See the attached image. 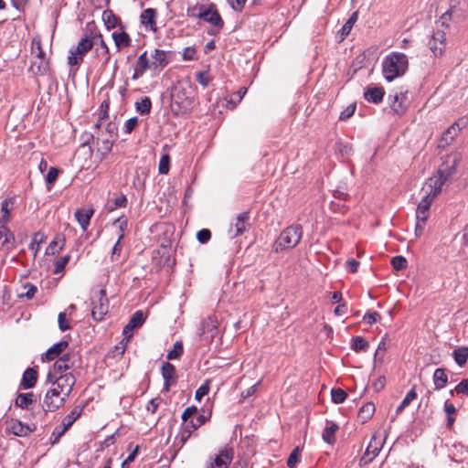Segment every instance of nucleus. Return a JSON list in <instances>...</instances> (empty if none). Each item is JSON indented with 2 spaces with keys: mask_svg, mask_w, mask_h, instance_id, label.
Segmentation results:
<instances>
[{
  "mask_svg": "<svg viewBox=\"0 0 468 468\" xmlns=\"http://www.w3.org/2000/svg\"><path fill=\"white\" fill-rule=\"evenodd\" d=\"M375 405L372 402H367L365 405L361 407V409L358 411L357 418L358 420L365 423L374 414L375 412Z\"/></svg>",
  "mask_w": 468,
  "mask_h": 468,
  "instance_id": "32",
  "label": "nucleus"
},
{
  "mask_svg": "<svg viewBox=\"0 0 468 468\" xmlns=\"http://www.w3.org/2000/svg\"><path fill=\"white\" fill-rule=\"evenodd\" d=\"M138 124V118L133 117L128 119L124 123V132L131 133Z\"/></svg>",
  "mask_w": 468,
  "mask_h": 468,
  "instance_id": "64",
  "label": "nucleus"
},
{
  "mask_svg": "<svg viewBox=\"0 0 468 468\" xmlns=\"http://www.w3.org/2000/svg\"><path fill=\"white\" fill-rule=\"evenodd\" d=\"M197 81L203 87H207L210 82V76L207 71H200L197 74Z\"/></svg>",
  "mask_w": 468,
  "mask_h": 468,
  "instance_id": "58",
  "label": "nucleus"
},
{
  "mask_svg": "<svg viewBox=\"0 0 468 468\" xmlns=\"http://www.w3.org/2000/svg\"><path fill=\"white\" fill-rule=\"evenodd\" d=\"M112 37L114 41L117 50H121L131 45L130 36L123 30H116L112 32Z\"/></svg>",
  "mask_w": 468,
  "mask_h": 468,
  "instance_id": "24",
  "label": "nucleus"
},
{
  "mask_svg": "<svg viewBox=\"0 0 468 468\" xmlns=\"http://www.w3.org/2000/svg\"><path fill=\"white\" fill-rule=\"evenodd\" d=\"M409 68L408 57L400 52H392L382 61V73L388 81H392L406 73Z\"/></svg>",
  "mask_w": 468,
  "mask_h": 468,
  "instance_id": "2",
  "label": "nucleus"
},
{
  "mask_svg": "<svg viewBox=\"0 0 468 468\" xmlns=\"http://www.w3.org/2000/svg\"><path fill=\"white\" fill-rule=\"evenodd\" d=\"M210 237L211 233L207 229L199 230L197 234V240L202 244L207 243L210 239Z\"/></svg>",
  "mask_w": 468,
  "mask_h": 468,
  "instance_id": "63",
  "label": "nucleus"
},
{
  "mask_svg": "<svg viewBox=\"0 0 468 468\" xmlns=\"http://www.w3.org/2000/svg\"><path fill=\"white\" fill-rule=\"evenodd\" d=\"M388 335H385L381 341L378 343V348L375 352V360H381L384 357L385 352L388 348Z\"/></svg>",
  "mask_w": 468,
  "mask_h": 468,
  "instance_id": "49",
  "label": "nucleus"
},
{
  "mask_svg": "<svg viewBox=\"0 0 468 468\" xmlns=\"http://www.w3.org/2000/svg\"><path fill=\"white\" fill-rule=\"evenodd\" d=\"M60 170L57 167H50L48 174L45 176V180L48 184H53L59 174Z\"/></svg>",
  "mask_w": 468,
  "mask_h": 468,
  "instance_id": "57",
  "label": "nucleus"
},
{
  "mask_svg": "<svg viewBox=\"0 0 468 468\" xmlns=\"http://www.w3.org/2000/svg\"><path fill=\"white\" fill-rule=\"evenodd\" d=\"M196 49L193 47L185 48L182 53L184 60H194L196 59Z\"/></svg>",
  "mask_w": 468,
  "mask_h": 468,
  "instance_id": "62",
  "label": "nucleus"
},
{
  "mask_svg": "<svg viewBox=\"0 0 468 468\" xmlns=\"http://www.w3.org/2000/svg\"><path fill=\"white\" fill-rule=\"evenodd\" d=\"M250 213L248 211L239 214L229 229V236L236 238L243 234L249 227Z\"/></svg>",
  "mask_w": 468,
  "mask_h": 468,
  "instance_id": "12",
  "label": "nucleus"
},
{
  "mask_svg": "<svg viewBox=\"0 0 468 468\" xmlns=\"http://www.w3.org/2000/svg\"><path fill=\"white\" fill-rule=\"evenodd\" d=\"M75 382V377L70 372L65 373L64 375L48 373L46 378V384L55 386L64 397H69Z\"/></svg>",
  "mask_w": 468,
  "mask_h": 468,
  "instance_id": "6",
  "label": "nucleus"
},
{
  "mask_svg": "<svg viewBox=\"0 0 468 468\" xmlns=\"http://www.w3.org/2000/svg\"><path fill=\"white\" fill-rule=\"evenodd\" d=\"M148 69H153L152 61L147 56V51L143 52L137 58L133 66L132 79L136 80L144 76Z\"/></svg>",
  "mask_w": 468,
  "mask_h": 468,
  "instance_id": "17",
  "label": "nucleus"
},
{
  "mask_svg": "<svg viewBox=\"0 0 468 468\" xmlns=\"http://www.w3.org/2000/svg\"><path fill=\"white\" fill-rule=\"evenodd\" d=\"M6 429L10 433L19 437L27 436L30 432L33 431V429H31L28 425H25L18 420H11Z\"/></svg>",
  "mask_w": 468,
  "mask_h": 468,
  "instance_id": "21",
  "label": "nucleus"
},
{
  "mask_svg": "<svg viewBox=\"0 0 468 468\" xmlns=\"http://www.w3.org/2000/svg\"><path fill=\"white\" fill-rule=\"evenodd\" d=\"M453 358L455 363L463 367L467 359H468V347L467 346H460L453 350Z\"/></svg>",
  "mask_w": 468,
  "mask_h": 468,
  "instance_id": "39",
  "label": "nucleus"
},
{
  "mask_svg": "<svg viewBox=\"0 0 468 468\" xmlns=\"http://www.w3.org/2000/svg\"><path fill=\"white\" fill-rule=\"evenodd\" d=\"M127 204V198L124 195H121L113 198L111 202L108 203L107 208L109 211H113L118 207H124Z\"/></svg>",
  "mask_w": 468,
  "mask_h": 468,
  "instance_id": "46",
  "label": "nucleus"
},
{
  "mask_svg": "<svg viewBox=\"0 0 468 468\" xmlns=\"http://www.w3.org/2000/svg\"><path fill=\"white\" fill-rule=\"evenodd\" d=\"M127 218L124 216L119 217L114 222L113 225L117 228V240L122 241L125 236V229L127 228Z\"/></svg>",
  "mask_w": 468,
  "mask_h": 468,
  "instance_id": "43",
  "label": "nucleus"
},
{
  "mask_svg": "<svg viewBox=\"0 0 468 468\" xmlns=\"http://www.w3.org/2000/svg\"><path fill=\"white\" fill-rule=\"evenodd\" d=\"M58 327H59L60 331H62V332H65L71 328L70 322L67 318L66 312L59 313L58 317Z\"/></svg>",
  "mask_w": 468,
  "mask_h": 468,
  "instance_id": "53",
  "label": "nucleus"
},
{
  "mask_svg": "<svg viewBox=\"0 0 468 468\" xmlns=\"http://www.w3.org/2000/svg\"><path fill=\"white\" fill-rule=\"evenodd\" d=\"M338 430V425L331 422L323 431V440L328 444H333L335 441V432Z\"/></svg>",
  "mask_w": 468,
  "mask_h": 468,
  "instance_id": "36",
  "label": "nucleus"
},
{
  "mask_svg": "<svg viewBox=\"0 0 468 468\" xmlns=\"http://www.w3.org/2000/svg\"><path fill=\"white\" fill-rule=\"evenodd\" d=\"M6 225L0 224V242L3 247L6 246L9 248V245L13 244L15 240V237Z\"/></svg>",
  "mask_w": 468,
  "mask_h": 468,
  "instance_id": "31",
  "label": "nucleus"
},
{
  "mask_svg": "<svg viewBox=\"0 0 468 468\" xmlns=\"http://www.w3.org/2000/svg\"><path fill=\"white\" fill-rule=\"evenodd\" d=\"M162 377L165 380L164 389L168 391L170 387L176 383V370L174 365L165 362L162 365Z\"/></svg>",
  "mask_w": 468,
  "mask_h": 468,
  "instance_id": "20",
  "label": "nucleus"
},
{
  "mask_svg": "<svg viewBox=\"0 0 468 468\" xmlns=\"http://www.w3.org/2000/svg\"><path fill=\"white\" fill-rule=\"evenodd\" d=\"M123 250L122 241L116 240L115 244L111 250L110 260L112 262L119 261Z\"/></svg>",
  "mask_w": 468,
  "mask_h": 468,
  "instance_id": "45",
  "label": "nucleus"
},
{
  "mask_svg": "<svg viewBox=\"0 0 468 468\" xmlns=\"http://www.w3.org/2000/svg\"><path fill=\"white\" fill-rule=\"evenodd\" d=\"M69 259H70L69 255H65V256L59 258L55 263V273L62 272L65 269V266L69 262Z\"/></svg>",
  "mask_w": 468,
  "mask_h": 468,
  "instance_id": "56",
  "label": "nucleus"
},
{
  "mask_svg": "<svg viewBox=\"0 0 468 468\" xmlns=\"http://www.w3.org/2000/svg\"><path fill=\"white\" fill-rule=\"evenodd\" d=\"M83 411L82 406H75L71 411L62 419V425L69 429L72 424L80 417Z\"/></svg>",
  "mask_w": 468,
  "mask_h": 468,
  "instance_id": "29",
  "label": "nucleus"
},
{
  "mask_svg": "<svg viewBox=\"0 0 468 468\" xmlns=\"http://www.w3.org/2000/svg\"><path fill=\"white\" fill-rule=\"evenodd\" d=\"M210 388V380L207 379L205 382L197 389L195 398L200 401L206 395L208 394Z\"/></svg>",
  "mask_w": 468,
  "mask_h": 468,
  "instance_id": "51",
  "label": "nucleus"
},
{
  "mask_svg": "<svg viewBox=\"0 0 468 468\" xmlns=\"http://www.w3.org/2000/svg\"><path fill=\"white\" fill-rule=\"evenodd\" d=\"M429 47L435 56H441L446 48V34L442 30L433 31Z\"/></svg>",
  "mask_w": 468,
  "mask_h": 468,
  "instance_id": "16",
  "label": "nucleus"
},
{
  "mask_svg": "<svg viewBox=\"0 0 468 468\" xmlns=\"http://www.w3.org/2000/svg\"><path fill=\"white\" fill-rule=\"evenodd\" d=\"M34 397L35 396L32 392L20 393L16 399V405L21 409H28L35 401Z\"/></svg>",
  "mask_w": 468,
  "mask_h": 468,
  "instance_id": "34",
  "label": "nucleus"
},
{
  "mask_svg": "<svg viewBox=\"0 0 468 468\" xmlns=\"http://www.w3.org/2000/svg\"><path fill=\"white\" fill-rule=\"evenodd\" d=\"M183 352H184V347H183L182 342L176 341L174 344L173 349L168 352L166 357L168 360L177 359L183 355Z\"/></svg>",
  "mask_w": 468,
  "mask_h": 468,
  "instance_id": "48",
  "label": "nucleus"
},
{
  "mask_svg": "<svg viewBox=\"0 0 468 468\" xmlns=\"http://www.w3.org/2000/svg\"><path fill=\"white\" fill-rule=\"evenodd\" d=\"M301 450L299 447H296L290 454L288 460H287V465L290 468H293L296 463L298 462V458L300 455Z\"/></svg>",
  "mask_w": 468,
  "mask_h": 468,
  "instance_id": "59",
  "label": "nucleus"
},
{
  "mask_svg": "<svg viewBox=\"0 0 468 468\" xmlns=\"http://www.w3.org/2000/svg\"><path fill=\"white\" fill-rule=\"evenodd\" d=\"M156 10L154 8H146L141 14V23L146 30L155 33L157 31L156 26Z\"/></svg>",
  "mask_w": 468,
  "mask_h": 468,
  "instance_id": "19",
  "label": "nucleus"
},
{
  "mask_svg": "<svg viewBox=\"0 0 468 468\" xmlns=\"http://www.w3.org/2000/svg\"><path fill=\"white\" fill-rule=\"evenodd\" d=\"M391 265L395 270L400 271L407 267V261L403 256H395L391 260Z\"/></svg>",
  "mask_w": 468,
  "mask_h": 468,
  "instance_id": "55",
  "label": "nucleus"
},
{
  "mask_svg": "<svg viewBox=\"0 0 468 468\" xmlns=\"http://www.w3.org/2000/svg\"><path fill=\"white\" fill-rule=\"evenodd\" d=\"M197 16L199 19H202L218 27V29L223 27V20L214 4H210L207 6L200 5L199 13Z\"/></svg>",
  "mask_w": 468,
  "mask_h": 468,
  "instance_id": "9",
  "label": "nucleus"
},
{
  "mask_svg": "<svg viewBox=\"0 0 468 468\" xmlns=\"http://www.w3.org/2000/svg\"><path fill=\"white\" fill-rule=\"evenodd\" d=\"M421 192L423 196L416 209L415 235L417 237L422 235L429 218L431 205L441 190L435 189L432 185L426 181Z\"/></svg>",
  "mask_w": 468,
  "mask_h": 468,
  "instance_id": "1",
  "label": "nucleus"
},
{
  "mask_svg": "<svg viewBox=\"0 0 468 468\" xmlns=\"http://www.w3.org/2000/svg\"><path fill=\"white\" fill-rule=\"evenodd\" d=\"M68 346V342L61 341L53 345L45 353V357L48 361L54 360L58 355H60L65 348Z\"/></svg>",
  "mask_w": 468,
  "mask_h": 468,
  "instance_id": "30",
  "label": "nucleus"
},
{
  "mask_svg": "<svg viewBox=\"0 0 468 468\" xmlns=\"http://www.w3.org/2000/svg\"><path fill=\"white\" fill-rule=\"evenodd\" d=\"M58 390V388L52 385L48 388L42 405L44 410L55 411L64 406L69 397H64Z\"/></svg>",
  "mask_w": 468,
  "mask_h": 468,
  "instance_id": "8",
  "label": "nucleus"
},
{
  "mask_svg": "<svg viewBox=\"0 0 468 468\" xmlns=\"http://www.w3.org/2000/svg\"><path fill=\"white\" fill-rule=\"evenodd\" d=\"M76 356L73 354H65L59 357L53 365L52 369L48 373H55L57 375H64L65 371L72 368L75 366Z\"/></svg>",
  "mask_w": 468,
  "mask_h": 468,
  "instance_id": "15",
  "label": "nucleus"
},
{
  "mask_svg": "<svg viewBox=\"0 0 468 468\" xmlns=\"http://www.w3.org/2000/svg\"><path fill=\"white\" fill-rule=\"evenodd\" d=\"M93 214L94 209L92 207L80 208L75 212V218L83 231L87 230Z\"/></svg>",
  "mask_w": 468,
  "mask_h": 468,
  "instance_id": "22",
  "label": "nucleus"
},
{
  "mask_svg": "<svg viewBox=\"0 0 468 468\" xmlns=\"http://www.w3.org/2000/svg\"><path fill=\"white\" fill-rule=\"evenodd\" d=\"M22 287L23 292L19 293V297L32 299L37 292V287L30 282H25Z\"/></svg>",
  "mask_w": 468,
  "mask_h": 468,
  "instance_id": "47",
  "label": "nucleus"
},
{
  "mask_svg": "<svg viewBox=\"0 0 468 468\" xmlns=\"http://www.w3.org/2000/svg\"><path fill=\"white\" fill-rule=\"evenodd\" d=\"M46 237L44 233L37 231L34 234L29 245L30 250L33 252L34 257L37 256L40 250V245L45 241Z\"/></svg>",
  "mask_w": 468,
  "mask_h": 468,
  "instance_id": "38",
  "label": "nucleus"
},
{
  "mask_svg": "<svg viewBox=\"0 0 468 468\" xmlns=\"http://www.w3.org/2000/svg\"><path fill=\"white\" fill-rule=\"evenodd\" d=\"M417 398V392L415 386L411 388V389L406 394L403 400L400 402V404L396 409V416L399 415L407 406L410 405L411 401L416 399Z\"/></svg>",
  "mask_w": 468,
  "mask_h": 468,
  "instance_id": "42",
  "label": "nucleus"
},
{
  "mask_svg": "<svg viewBox=\"0 0 468 468\" xmlns=\"http://www.w3.org/2000/svg\"><path fill=\"white\" fill-rule=\"evenodd\" d=\"M170 169V157L168 154L162 155L159 161L158 170L160 174L166 175Z\"/></svg>",
  "mask_w": 468,
  "mask_h": 468,
  "instance_id": "54",
  "label": "nucleus"
},
{
  "mask_svg": "<svg viewBox=\"0 0 468 468\" xmlns=\"http://www.w3.org/2000/svg\"><path fill=\"white\" fill-rule=\"evenodd\" d=\"M169 51L155 48L151 55L153 70L161 71L169 63Z\"/></svg>",
  "mask_w": 468,
  "mask_h": 468,
  "instance_id": "18",
  "label": "nucleus"
},
{
  "mask_svg": "<svg viewBox=\"0 0 468 468\" xmlns=\"http://www.w3.org/2000/svg\"><path fill=\"white\" fill-rule=\"evenodd\" d=\"M356 20L357 14L355 12L351 15V16L347 19V21L344 24L339 31L341 40L345 39L349 35Z\"/></svg>",
  "mask_w": 468,
  "mask_h": 468,
  "instance_id": "41",
  "label": "nucleus"
},
{
  "mask_svg": "<svg viewBox=\"0 0 468 468\" xmlns=\"http://www.w3.org/2000/svg\"><path fill=\"white\" fill-rule=\"evenodd\" d=\"M144 320L145 316L142 311L135 312L131 317L129 323L124 326L123 334L127 335L129 333H132L134 328L141 326Z\"/></svg>",
  "mask_w": 468,
  "mask_h": 468,
  "instance_id": "25",
  "label": "nucleus"
},
{
  "mask_svg": "<svg viewBox=\"0 0 468 468\" xmlns=\"http://www.w3.org/2000/svg\"><path fill=\"white\" fill-rule=\"evenodd\" d=\"M97 297V300H92L93 308L91 315L95 321L99 322L101 321L108 313L109 303L104 290H101Z\"/></svg>",
  "mask_w": 468,
  "mask_h": 468,
  "instance_id": "10",
  "label": "nucleus"
},
{
  "mask_svg": "<svg viewBox=\"0 0 468 468\" xmlns=\"http://www.w3.org/2000/svg\"><path fill=\"white\" fill-rule=\"evenodd\" d=\"M102 20L107 29L114 28L118 22V17L111 10H105L102 13Z\"/></svg>",
  "mask_w": 468,
  "mask_h": 468,
  "instance_id": "44",
  "label": "nucleus"
},
{
  "mask_svg": "<svg viewBox=\"0 0 468 468\" xmlns=\"http://www.w3.org/2000/svg\"><path fill=\"white\" fill-rule=\"evenodd\" d=\"M31 48L32 52L36 54L37 58L39 59L38 63L37 61L33 62L32 68L34 69V67H37V73H45L48 69V61L45 58L46 54L41 48V41L39 37L33 38Z\"/></svg>",
  "mask_w": 468,
  "mask_h": 468,
  "instance_id": "13",
  "label": "nucleus"
},
{
  "mask_svg": "<svg viewBox=\"0 0 468 468\" xmlns=\"http://www.w3.org/2000/svg\"><path fill=\"white\" fill-rule=\"evenodd\" d=\"M347 397V394L342 388H333L331 390L332 401L335 404L343 403Z\"/></svg>",
  "mask_w": 468,
  "mask_h": 468,
  "instance_id": "50",
  "label": "nucleus"
},
{
  "mask_svg": "<svg viewBox=\"0 0 468 468\" xmlns=\"http://www.w3.org/2000/svg\"><path fill=\"white\" fill-rule=\"evenodd\" d=\"M37 380V372L34 368H27L25 370L22 380H21V386L26 388H33Z\"/></svg>",
  "mask_w": 468,
  "mask_h": 468,
  "instance_id": "28",
  "label": "nucleus"
},
{
  "mask_svg": "<svg viewBox=\"0 0 468 468\" xmlns=\"http://www.w3.org/2000/svg\"><path fill=\"white\" fill-rule=\"evenodd\" d=\"M15 199L5 198L1 205L0 224H7L10 221V213L14 208Z\"/></svg>",
  "mask_w": 468,
  "mask_h": 468,
  "instance_id": "26",
  "label": "nucleus"
},
{
  "mask_svg": "<svg viewBox=\"0 0 468 468\" xmlns=\"http://www.w3.org/2000/svg\"><path fill=\"white\" fill-rule=\"evenodd\" d=\"M443 410L447 417V427L452 428L455 421V414L457 412V409L452 402L446 400L444 402Z\"/></svg>",
  "mask_w": 468,
  "mask_h": 468,
  "instance_id": "37",
  "label": "nucleus"
},
{
  "mask_svg": "<svg viewBox=\"0 0 468 468\" xmlns=\"http://www.w3.org/2000/svg\"><path fill=\"white\" fill-rule=\"evenodd\" d=\"M458 133L459 132L458 129L455 128V125H451L441 135L440 145L445 146L450 144Z\"/></svg>",
  "mask_w": 468,
  "mask_h": 468,
  "instance_id": "40",
  "label": "nucleus"
},
{
  "mask_svg": "<svg viewBox=\"0 0 468 468\" xmlns=\"http://www.w3.org/2000/svg\"><path fill=\"white\" fill-rule=\"evenodd\" d=\"M448 382V377L442 368H437L433 374V383L435 389L443 388Z\"/></svg>",
  "mask_w": 468,
  "mask_h": 468,
  "instance_id": "33",
  "label": "nucleus"
},
{
  "mask_svg": "<svg viewBox=\"0 0 468 468\" xmlns=\"http://www.w3.org/2000/svg\"><path fill=\"white\" fill-rule=\"evenodd\" d=\"M462 160V154L458 152L448 154L436 175L430 177L427 182L435 189L441 191L442 186L449 181L456 173V166Z\"/></svg>",
  "mask_w": 468,
  "mask_h": 468,
  "instance_id": "3",
  "label": "nucleus"
},
{
  "mask_svg": "<svg viewBox=\"0 0 468 468\" xmlns=\"http://www.w3.org/2000/svg\"><path fill=\"white\" fill-rule=\"evenodd\" d=\"M384 444V439L379 435H373L361 458L365 463L372 462L379 453Z\"/></svg>",
  "mask_w": 468,
  "mask_h": 468,
  "instance_id": "11",
  "label": "nucleus"
},
{
  "mask_svg": "<svg viewBox=\"0 0 468 468\" xmlns=\"http://www.w3.org/2000/svg\"><path fill=\"white\" fill-rule=\"evenodd\" d=\"M303 228L299 224H293L284 229L274 241L273 250L279 252L288 249H293L301 241Z\"/></svg>",
  "mask_w": 468,
  "mask_h": 468,
  "instance_id": "4",
  "label": "nucleus"
},
{
  "mask_svg": "<svg viewBox=\"0 0 468 468\" xmlns=\"http://www.w3.org/2000/svg\"><path fill=\"white\" fill-rule=\"evenodd\" d=\"M379 319L380 314L377 312H367L363 316V320L368 324H372L378 322Z\"/></svg>",
  "mask_w": 468,
  "mask_h": 468,
  "instance_id": "61",
  "label": "nucleus"
},
{
  "mask_svg": "<svg viewBox=\"0 0 468 468\" xmlns=\"http://www.w3.org/2000/svg\"><path fill=\"white\" fill-rule=\"evenodd\" d=\"M384 94L385 91L382 87H372L365 91L364 97L369 102L378 103L383 100Z\"/></svg>",
  "mask_w": 468,
  "mask_h": 468,
  "instance_id": "27",
  "label": "nucleus"
},
{
  "mask_svg": "<svg viewBox=\"0 0 468 468\" xmlns=\"http://www.w3.org/2000/svg\"><path fill=\"white\" fill-rule=\"evenodd\" d=\"M233 459V450L224 447L209 463L208 468H228Z\"/></svg>",
  "mask_w": 468,
  "mask_h": 468,
  "instance_id": "14",
  "label": "nucleus"
},
{
  "mask_svg": "<svg viewBox=\"0 0 468 468\" xmlns=\"http://www.w3.org/2000/svg\"><path fill=\"white\" fill-rule=\"evenodd\" d=\"M405 100H406V93H404L403 91H399V92H396L394 94V96L392 97V101H391V109L392 111L398 114V115H402L405 113L406 110H407V106L405 104Z\"/></svg>",
  "mask_w": 468,
  "mask_h": 468,
  "instance_id": "23",
  "label": "nucleus"
},
{
  "mask_svg": "<svg viewBox=\"0 0 468 468\" xmlns=\"http://www.w3.org/2000/svg\"><path fill=\"white\" fill-rule=\"evenodd\" d=\"M69 429H66V427L64 425H62V423H60V425L55 427L53 432H52V435L51 437L54 438L53 440V443L58 441V440L60 439L61 436H63V434L68 431Z\"/></svg>",
  "mask_w": 468,
  "mask_h": 468,
  "instance_id": "60",
  "label": "nucleus"
},
{
  "mask_svg": "<svg viewBox=\"0 0 468 468\" xmlns=\"http://www.w3.org/2000/svg\"><path fill=\"white\" fill-rule=\"evenodd\" d=\"M94 47V40L90 37V27L87 25L85 35L81 37L76 47H73L69 51L68 63L70 66L80 65L84 56Z\"/></svg>",
  "mask_w": 468,
  "mask_h": 468,
  "instance_id": "5",
  "label": "nucleus"
},
{
  "mask_svg": "<svg viewBox=\"0 0 468 468\" xmlns=\"http://www.w3.org/2000/svg\"><path fill=\"white\" fill-rule=\"evenodd\" d=\"M152 108L151 99L147 96L141 98L139 101L135 102V110L142 115H146L150 113Z\"/></svg>",
  "mask_w": 468,
  "mask_h": 468,
  "instance_id": "35",
  "label": "nucleus"
},
{
  "mask_svg": "<svg viewBox=\"0 0 468 468\" xmlns=\"http://www.w3.org/2000/svg\"><path fill=\"white\" fill-rule=\"evenodd\" d=\"M90 37H92V40H94V55L96 58L101 63L102 67H106L111 59V54L109 48L103 37L97 28V27L93 24H90Z\"/></svg>",
  "mask_w": 468,
  "mask_h": 468,
  "instance_id": "7",
  "label": "nucleus"
},
{
  "mask_svg": "<svg viewBox=\"0 0 468 468\" xmlns=\"http://www.w3.org/2000/svg\"><path fill=\"white\" fill-rule=\"evenodd\" d=\"M368 347V343L362 336L353 338L352 348L356 352L365 351Z\"/></svg>",
  "mask_w": 468,
  "mask_h": 468,
  "instance_id": "52",
  "label": "nucleus"
}]
</instances>
